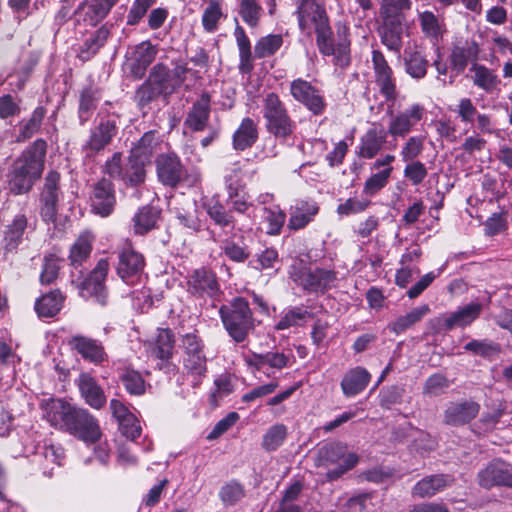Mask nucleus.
Segmentation results:
<instances>
[{
    "label": "nucleus",
    "mask_w": 512,
    "mask_h": 512,
    "mask_svg": "<svg viewBox=\"0 0 512 512\" xmlns=\"http://www.w3.org/2000/svg\"><path fill=\"white\" fill-rule=\"evenodd\" d=\"M205 210L215 225L222 229H234L235 222L231 212L226 210L218 200H210L205 203Z\"/></svg>",
    "instance_id": "a19ab883"
},
{
    "label": "nucleus",
    "mask_w": 512,
    "mask_h": 512,
    "mask_svg": "<svg viewBox=\"0 0 512 512\" xmlns=\"http://www.w3.org/2000/svg\"><path fill=\"white\" fill-rule=\"evenodd\" d=\"M294 13L297 16L299 29L308 34L314 30L319 51L329 52L325 44L329 18L322 0H297Z\"/></svg>",
    "instance_id": "7ed1b4c3"
},
{
    "label": "nucleus",
    "mask_w": 512,
    "mask_h": 512,
    "mask_svg": "<svg viewBox=\"0 0 512 512\" xmlns=\"http://www.w3.org/2000/svg\"><path fill=\"white\" fill-rule=\"evenodd\" d=\"M115 204L116 198L112 182L105 178L99 180L94 186L91 197L93 211L102 217H106L112 213Z\"/></svg>",
    "instance_id": "6ab92c4d"
},
{
    "label": "nucleus",
    "mask_w": 512,
    "mask_h": 512,
    "mask_svg": "<svg viewBox=\"0 0 512 512\" xmlns=\"http://www.w3.org/2000/svg\"><path fill=\"white\" fill-rule=\"evenodd\" d=\"M411 6L410 0H382L379 13L385 25H404Z\"/></svg>",
    "instance_id": "bb28decb"
},
{
    "label": "nucleus",
    "mask_w": 512,
    "mask_h": 512,
    "mask_svg": "<svg viewBox=\"0 0 512 512\" xmlns=\"http://www.w3.org/2000/svg\"><path fill=\"white\" fill-rule=\"evenodd\" d=\"M312 317V313L309 312L306 308L293 307L283 312L280 320L275 325V329L280 331L293 326H298Z\"/></svg>",
    "instance_id": "3c124183"
},
{
    "label": "nucleus",
    "mask_w": 512,
    "mask_h": 512,
    "mask_svg": "<svg viewBox=\"0 0 512 512\" xmlns=\"http://www.w3.org/2000/svg\"><path fill=\"white\" fill-rule=\"evenodd\" d=\"M100 99V91L97 88L88 87L81 92L78 109L81 125H84L90 119Z\"/></svg>",
    "instance_id": "37998d69"
},
{
    "label": "nucleus",
    "mask_w": 512,
    "mask_h": 512,
    "mask_svg": "<svg viewBox=\"0 0 512 512\" xmlns=\"http://www.w3.org/2000/svg\"><path fill=\"white\" fill-rule=\"evenodd\" d=\"M424 150V137L423 136H411L403 144L400 155L402 161L410 162L422 154Z\"/></svg>",
    "instance_id": "e2e57ef3"
},
{
    "label": "nucleus",
    "mask_w": 512,
    "mask_h": 512,
    "mask_svg": "<svg viewBox=\"0 0 512 512\" xmlns=\"http://www.w3.org/2000/svg\"><path fill=\"white\" fill-rule=\"evenodd\" d=\"M223 18L224 13L221 2L219 0H210L202 15V25L204 30L208 33L215 32Z\"/></svg>",
    "instance_id": "8fccbe9b"
},
{
    "label": "nucleus",
    "mask_w": 512,
    "mask_h": 512,
    "mask_svg": "<svg viewBox=\"0 0 512 512\" xmlns=\"http://www.w3.org/2000/svg\"><path fill=\"white\" fill-rule=\"evenodd\" d=\"M118 127L114 120L101 119V121L91 128L89 137L83 145V151L87 156H92L108 146L112 139L117 135Z\"/></svg>",
    "instance_id": "4468645a"
},
{
    "label": "nucleus",
    "mask_w": 512,
    "mask_h": 512,
    "mask_svg": "<svg viewBox=\"0 0 512 512\" xmlns=\"http://www.w3.org/2000/svg\"><path fill=\"white\" fill-rule=\"evenodd\" d=\"M425 115V108L414 103L403 111L391 116L388 123V133L393 138H405Z\"/></svg>",
    "instance_id": "9b49d317"
},
{
    "label": "nucleus",
    "mask_w": 512,
    "mask_h": 512,
    "mask_svg": "<svg viewBox=\"0 0 512 512\" xmlns=\"http://www.w3.org/2000/svg\"><path fill=\"white\" fill-rule=\"evenodd\" d=\"M370 372L362 367L356 366L348 369L340 383L343 395L352 398L362 393L371 381Z\"/></svg>",
    "instance_id": "4be33fe9"
},
{
    "label": "nucleus",
    "mask_w": 512,
    "mask_h": 512,
    "mask_svg": "<svg viewBox=\"0 0 512 512\" xmlns=\"http://www.w3.org/2000/svg\"><path fill=\"white\" fill-rule=\"evenodd\" d=\"M238 13L248 26L254 28L258 26L262 8L257 0H239Z\"/></svg>",
    "instance_id": "4d7b16f0"
},
{
    "label": "nucleus",
    "mask_w": 512,
    "mask_h": 512,
    "mask_svg": "<svg viewBox=\"0 0 512 512\" xmlns=\"http://www.w3.org/2000/svg\"><path fill=\"white\" fill-rule=\"evenodd\" d=\"M36 229V221H29L24 210L15 214L3 228L1 248L4 254L16 252L18 247L28 239V235Z\"/></svg>",
    "instance_id": "0eeeda50"
},
{
    "label": "nucleus",
    "mask_w": 512,
    "mask_h": 512,
    "mask_svg": "<svg viewBox=\"0 0 512 512\" xmlns=\"http://www.w3.org/2000/svg\"><path fill=\"white\" fill-rule=\"evenodd\" d=\"M290 93L292 97L306 106L314 114L323 112L325 104L319 91L306 80L295 79L290 84Z\"/></svg>",
    "instance_id": "a211bd4d"
},
{
    "label": "nucleus",
    "mask_w": 512,
    "mask_h": 512,
    "mask_svg": "<svg viewBox=\"0 0 512 512\" xmlns=\"http://www.w3.org/2000/svg\"><path fill=\"white\" fill-rule=\"evenodd\" d=\"M211 113V97L204 92L192 104L184 120V126L191 131L201 132L208 127Z\"/></svg>",
    "instance_id": "412c9836"
},
{
    "label": "nucleus",
    "mask_w": 512,
    "mask_h": 512,
    "mask_svg": "<svg viewBox=\"0 0 512 512\" xmlns=\"http://www.w3.org/2000/svg\"><path fill=\"white\" fill-rule=\"evenodd\" d=\"M482 310V306L479 303H470L457 311L446 314L442 317L443 326L447 330H451L455 327H465L470 325L475 319L478 318Z\"/></svg>",
    "instance_id": "c85d7f7f"
},
{
    "label": "nucleus",
    "mask_w": 512,
    "mask_h": 512,
    "mask_svg": "<svg viewBox=\"0 0 512 512\" xmlns=\"http://www.w3.org/2000/svg\"><path fill=\"white\" fill-rule=\"evenodd\" d=\"M372 63L376 82L380 86L381 93L385 96L386 99H393L396 89L394 80L392 78L393 72L381 51H372Z\"/></svg>",
    "instance_id": "5701e85b"
},
{
    "label": "nucleus",
    "mask_w": 512,
    "mask_h": 512,
    "mask_svg": "<svg viewBox=\"0 0 512 512\" xmlns=\"http://www.w3.org/2000/svg\"><path fill=\"white\" fill-rule=\"evenodd\" d=\"M43 409L51 426L68 432L80 408L61 399H51L44 404Z\"/></svg>",
    "instance_id": "ddd939ff"
},
{
    "label": "nucleus",
    "mask_w": 512,
    "mask_h": 512,
    "mask_svg": "<svg viewBox=\"0 0 512 512\" xmlns=\"http://www.w3.org/2000/svg\"><path fill=\"white\" fill-rule=\"evenodd\" d=\"M68 432L87 444L98 442L102 436L98 420L83 408L75 415Z\"/></svg>",
    "instance_id": "f3484780"
},
{
    "label": "nucleus",
    "mask_w": 512,
    "mask_h": 512,
    "mask_svg": "<svg viewBox=\"0 0 512 512\" xmlns=\"http://www.w3.org/2000/svg\"><path fill=\"white\" fill-rule=\"evenodd\" d=\"M188 291L196 296H214L218 283L214 273L206 269L195 270L188 279Z\"/></svg>",
    "instance_id": "393cba45"
},
{
    "label": "nucleus",
    "mask_w": 512,
    "mask_h": 512,
    "mask_svg": "<svg viewBox=\"0 0 512 512\" xmlns=\"http://www.w3.org/2000/svg\"><path fill=\"white\" fill-rule=\"evenodd\" d=\"M283 45L281 34H268L260 37L254 46V55L258 59L273 56Z\"/></svg>",
    "instance_id": "09e8293b"
},
{
    "label": "nucleus",
    "mask_w": 512,
    "mask_h": 512,
    "mask_svg": "<svg viewBox=\"0 0 512 512\" xmlns=\"http://www.w3.org/2000/svg\"><path fill=\"white\" fill-rule=\"evenodd\" d=\"M258 139V128L256 122L244 118L232 137V145L235 150L244 151L254 145Z\"/></svg>",
    "instance_id": "473e14b6"
},
{
    "label": "nucleus",
    "mask_w": 512,
    "mask_h": 512,
    "mask_svg": "<svg viewBox=\"0 0 512 512\" xmlns=\"http://www.w3.org/2000/svg\"><path fill=\"white\" fill-rule=\"evenodd\" d=\"M147 80L165 97L171 95L176 88L170 70L163 64L155 65Z\"/></svg>",
    "instance_id": "c9c22d12"
},
{
    "label": "nucleus",
    "mask_w": 512,
    "mask_h": 512,
    "mask_svg": "<svg viewBox=\"0 0 512 512\" xmlns=\"http://www.w3.org/2000/svg\"><path fill=\"white\" fill-rule=\"evenodd\" d=\"M319 208L315 202L300 201L290 208L288 228L300 230L306 227L317 215Z\"/></svg>",
    "instance_id": "7c9ffc66"
},
{
    "label": "nucleus",
    "mask_w": 512,
    "mask_h": 512,
    "mask_svg": "<svg viewBox=\"0 0 512 512\" xmlns=\"http://www.w3.org/2000/svg\"><path fill=\"white\" fill-rule=\"evenodd\" d=\"M386 142V133L383 128L373 126L360 138L358 155L361 158L372 159L383 148Z\"/></svg>",
    "instance_id": "cd10ccee"
},
{
    "label": "nucleus",
    "mask_w": 512,
    "mask_h": 512,
    "mask_svg": "<svg viewBox=\"0 0 512 512\" xmlns=\"http://www.w3.org/2000/svg\"><path fill=\"white\" fill-rule=\"evenodd\" d=\"M219 314L226 332L236 343L244 342L254 328L252 312L244 298H235L221 306Z\"/></svg>",
    "instance_id": "20e7f679"
},
{
    "label": "nucleus",
    "mask_w": 512,
    "mask_h": 512,
    "mask_svg": "<svg viewBox=\"0 0 512 512\" xmlns=\"http://www.w3.org/2000/svg\"><path fill=\"white\" fill-rule=\"evenodd\" d=\"M286 221V214L279 206L264 208L263 222L266 224V233L269 235H279Z\"/></svg>",
    "instance_id": "603ef678"
},
{
    "label": "nucleus",
    "mask_w": 512,
    "mask_h": 512,
    "mask_svg": "<svg viewBox=\"0 0 512 512\" xmlns=\"http://www.w3.org/2000/svg\"><path fill=\"white\" fill-rule=\"evenodd\" d=\"M121 380L130 394L141 395L145 392V381L138 371L126 369L121 374Z\"/></svg>",
    "instance_id": "0e129e2a"
},
{
    "label": "nucleus",
    "mask_w": 512,
    "mask_h": 512,
    "mask_svg": "<svg viewBox=\"0 0 512 512\" xmlns=\"http://www.w3.org/2000/svg\"><path fill=\"white\" fill-rule=\"evenodd\" d=\"M422 33L432 40L442 37L444 31L443 21L432 11H423L418 15Z\"/></svg>",
    "instance_id": "a18cd8bd"
},
{
    "label": "nucleus",
    "mask_w": 512,
    "mask_h": 512,
    "mask_svg": "<svg viewBox=\"0 0 512 512\" xmlns=\"http://www.w3.org/2000/svg\"><path fill=\"white\" fill-rule=\"evenodd\" d=\"M110 36V30L106 25L97 29L89 38L83 43L80 55L83 59H89L95 55L101 47H103Z\"/></svg>",
    "instance_id": "de8ad7c7"
},
{
    "label": "nucleus",
    "mask_w": 512,
    "mask_h": 512,
    "mask_svg": "<svg viewBox=\"0 0 512 512\" xmlns=\"http://www.w3.org/2000/svg\"><path fill=\"white\" fill-rule=\"evenodd\" d=\"M403 25H385L383 23L381 42L390 51L399 52L402 47Z\"/></svg>",
    "instance_id": "6e6d98bb"
},
{
    "label": "nucleus",
    "mask_w": 512,
    "mask_h": 512,
    "mask_svg": "<svg viewBox=\"0 0 512 512\" xmlns=\"http://www.w3.org/2000/svg\"><path fill=\"white\" fill-rule=\"evenodd\" d=\"M471 71L474 73L472 76L473 83L478 88L487 93H491L498 87L500 80L497 75L486 66L474 64Z\"/></svg>",
    "instance_id": "c03bdc74"
},
{
    "label": "nucleus",
    "mask_w": 512,
    "mask_h": 512,
    "mask_svg": "<svg viewBox=\"0 0 512 512\" xmlns=\"http://www.w3.org/2000/svg\"><path fill=\"white\" fill-rule=\"evenodd\" d=\"M294 356L277 350L266 353H253L245 357V363L251 369L263 372L271 376L276 371H280L292 365Z\"/></svg>",
    "instance_id": "9d476101"
},
{
    "label": "nucleus",
    "mask_w": 512,
    "mask_h": 512,
    "mask_svg": "<svg viewBox=\"0 0 512 512\" xmlns=\"http://www.w3.org/2000/svg\"><path fill=\"white\" fill-rule=\"evenodd\" d=\"M116 3L115 0H81L74 11L76 21L96 26L108 16Z\"/></svg>",
    "instance_id": "dca6fc26"
},
{
    "label": "nucleus",
    "mask_w": 512,
    "mask_h": 512,
    "mask_svg": "<svg viewBox=\"0 0 512 512\" xmlns=\"http://www.w3.org/2000/svg\"><path fill=\"white\" fill-rule=\"evenodd\" d=\"M479 410L480 405L472 400L451 402L444 411L443 421L450 426H462L473 420Z\"/></svg>",
    "instance_id": "aec40b11"
},
{
    "label": "nucleus",
    "mask_w": 512,
    "mask_h": 512,
    "mask_svg": "<svg viewBox=\"0 0 512 512\" xmlns=\"http://www.w3.org/2000/svg\"><path fill=\"white\" fill-rule=\"evenodd\" d=\"M337 42L332 41V31L328 23V35L325 44L328 46L329 52L320 51L325 56H333V63L340 67L346 68L351 63V41L349 38V26L344 22L336 23Z\"/></svg>",
    "instance_id": "1a4fd4ad"
},
{
    "label": "nucleus",
    "mask_w": 512,
    "mask_h": 512,
    "mask_svg": "<svg viewBox=\"0 0 512 512\" xmlns=\"http://www.w3.org/2000/svg\"><path fill=\"white\" fill-rule=\"evenodd\" d=\"M429 311V306L427 304H423L412 309L405 315L399 316L395 321L388 325V328L395 334H401L419 322L426 314L429 313Z\"/></svg>",
    "instance_id": "ea45409f"
},
{
    "label": "nucleus",
    "mask_w": 512,
    "mask_h": 512,
    "mask_svg": "<svg viewBox=\"0 0 512 512\" xmlns=\"http://www.w3.org/2000/svg\"><path fill=\"white\" fill-rule=\"evenodd\" d=\"M45 114L46 110L44 107L38 106L33 110L28 119H23L18 125L19 133L17 135V141L23 142L35 135L42 125Z\"/></svg>",
    "instance_id": "58836bf2"
},
{
    "label": "nucleus",
    "mask_w": 512,
    "mask_h": 512,
    "mask_svg": "<svg viewBox=\"0 0 512 512\" xmlns=\"http://www.w3.org/2000/svg\"><path fill=\"white\" fill-rule=\"evenodd\" d=\"M406 73L413 79H423L428 70V60L421 51L406 50L404 56Z\"/></svg>",
    "instance_id": "e433bc0d"
},
{
    "label": "nucleus",
    "mask_w": 512,
    "mask_h": 512,
    "mask_svg": "<svg viewBox=\"0 0 512 512\" xmlns=\"http://www.w3.org/2000/svg\"><path fill=\"white\" fill-rule=\"evenodd\" d=\"M449 481L448 476L432 475L417 482L413 488V493L421 498L432 497L447 487Z\"/></svg>",
    "instance_id": "4c0bfd02"
},
{
    "label": "nucleus",
    "mask_w": 512,
    "mask_h": 512,
    "mask_svg": "<svg viewBox=\"0 0 512 512\" xmlns=\"http://www.w3.org/2000/svg\"><path fill=\"white\" fill-rule=\"evenodd\" d=\"M93 236L89 232L79 235L77 240L70 248L69 260L73 269L78 272V276L72 273V283H76L79 293L83 298H92L101 306L107 303V291L105 279L109 271V262L107 259H100L95 268L82 279L83 264L88 260L92 251Z\"/></svg>",
    "instance_id": "f257e3e1"
},
{
    "label": "nucleus",
    "mask_w": 512,
    "mask_h": 512,
    "mask_svg": "<svg viewBox=\"0 0 512 512\" xmlns=\"http://www.w3.org/2000/svg\"><path fill=\"white\" fill-rule=\"evenodd\" d=\"M478 482L485 489L495 486L512 488V466L506 462L494 460L478 472Z\"/></svg>",
    "instance_id": "2eb2a0df"
},
{
    "label": "nucleus",
    "mask_w": 512,
    "mask_h": 512,
    "mask_svg": "<svg viewBox=\"0 0 512 512\" xmlns=\"http://www.w3.org/2000/svg\"><path fill=\"white\" fill-rule=\"evenodd\" d=\"M393 168L387 167L383 171L371 175L365 182L364 193L374 195L386 186Z\"/></svg>",
    "instance_id": "338daca9"
},
{
    "label": "nucleus",
    "mask_w": 512,
    "mask_h": 512,
    "mask_svg": "<svg viewBox=\"0 0 512 512\" xmlns=\"http://www.w3.org/2000/svg\"><path fill=\"white\" fill-rule=\"evenodd\" d=\"M156 145L157 139L155 133L152 131L146 132L132 147L130 156L134 160L136 159L149 163L155 151Z\"/></svg>",
    "instance_id": "49530a36"
},
{
    "label": "nucleus",
    "mask_w": 512,
    "mask_h": 512,
    "mask_svg": "<svg viewBox=\"0 0 512 512\" xmlns=\"http://www.w3.org/2000/svg\"><path fill=\"white\" fill-rule=\"evenodd\" d=\"M460 118L461 122L473 124L478 114V110L470 98H461L456 107L452 109Z\"/></svg>",
    "instance_id": "774afa93"
},
{
    "label": "nucleus",
    "mask_w": 512,
    "mask_h": 512,
    "mask_svg": "<svg viewBox=\"0 0 512 512\" xmlns=\"http://www.w3.org/2000/svg\"><path fill=\"white\" fill-rule=\"evenodd\" d=\"M157 46L150 41H143L136 46L134 57L137 73L142 75L146 68L154 61L157 55Z\"/></svg>",
    "instance_id": "864d4df0"
},
{
    "label": "nucleus",
    "mask_w": 512,
    "mask_h": 512,
    "mask_svg": "<svg viewBox=\"0 0 512 512\" xmlns=\"http://www.w3.org/2000/svg\"><path fill=\"white\" fill-rule=\"evenodd\" d=\"M117 274L128 285H134L140 279L145 262L143 256L129 244L118 255Z\"/></svg>",
    "instance_id": "f8f14e48"
},
{
    "label": "nucleus",
    "mask_w": 512,
    "mask_h": 512,
    "mask_svg": "<svg viewBox=\"0 0 512 512\" xmlns=\"http://www.w3.org/2000/svg\"><path fill=\"white\" fill-rule=\"evenodd\" d=\"M157 175L164 185L175 187L183 178L184 167L176 155H161L157 159Z\"/></svg>",
    "instance_id": "b1692460"
},
{
    "label": "nucleus",
    "mask_w": 512,
    "mask_h": 512,
    "mask_svg": "<svg viewBox=\"0 0 512 512\" xmlns=\"http://www.w3.org/2000/svg\"><path fill=\"white\" fill-rule=\"evenodd\" d=\"M347 454L346 447L341 443L326 444L318 450L316 464L319 467L338 464L344 462V458Z\"/></svg>",
    "instance_id": "79ce46f5"
},
{
    "label": "nucleus",
    "mask_w": 512,
    "mask_h": 512,
    "mask_svg": "<svg viewBox=\"0 0 512 512\" xmlns=\"http://www.w3.org/2000/svg\"><path fill=\"white\" fill-rule=\"evenodd\" d=\"M157 218L158 214L152 207L141 208L133 218L135 233L141 235L147 233L155 226Z\"/></svg>",
    "instance_id": "5fc2aeb1"
},
{
    "label": "nucleus",
    "mask_w": 512,
    "mask_h": 512,
    "mask_svg": "<svg viewBox=\"0 0 512 512\" xmlns=\"http://www.w3.org/2000/svg\"><path fill=\"white\" fill-rule=\"evenodd\" d=\"M146 162H142L140 160H134L132 157H129V164L125 169L123 181L125 184L134 186L142 183L145 179V165Z\"/></svg>",
    "instance_id": "680f3d73"
},
{
    "label": "nucleus",
    "mask_w": 512,
    "mask_h": 512,
    "mask_svg": "<svg viewBox=\"0 0 512 512\" xmlns=\"http://www.w3.org/2000/svg\"><path fill=\"white\" fill-rule=\"evenodd\" d=\"M79 390L85 402L95 409H100L106 404V396L97 381L88 374L79 377Z\"/></svg>",
    "instance_id": "2f4dec72"
},
{
    "label": "nucleus",
    "mask_w": 512,
    "mask_h": 512,
    "mask_svg": "<svg viewBox=\"0 0 512 512\" xmlns=\"http://www.w3.org/2000/svg\"><path fill=\"white\" fill-rule=\"evenodd\" d=\"M263 118L267 131L276 138L286 139L296 128L285 104L274 92L267 93L263 98Z\"/></svg>",
    "instance_id": "39448f33"
},
{
    "label": "nucleus",
    "mask_w": 512,
    "mask_h": 512,
    "mask_svg": "<svg viewBox=\"0 0 512 512\" xmlns=\"http://www.w3.org/2000/svg\"><path fill=\"white\" fill-rule=\"evenodd\" d=\"M70 344L85 360L91 363L101 364L107 359L101 342L97 340L85 336H74Z\"/></svg>",
    "instance_id": "a878e982"
},
{
    "label": "nucleus",
    "mask_w": 512,
    "mask_h": 512,
    "mask_svg": "<svg viewBox=\"0 0 512 512\" xmlns=\"http://www.w3.org/2000/svg\"><path fill=\"white\" fill-rule=\"evenodd\" d=\"M175 346L174 334L170 329H158L156 338L151 346V356L159 359L163 364L160 369L167 366L173 356Z\"/></svg>",
    "instance_id": "c756f323"
},
{
    "label": "nucleus",
    "mask_w": 512,
    "mask_h": 512,
    "mask_svg": "<svg viewBox=\"0 0 512 512\" xmlns=\"http://www.w3.org/2000/svg\"><path fill=\"white\" fill-rule=\"evenodd\" d=\"M246 165L247 161H236L226 168L224 183L227 195L237 196V193L243 190Z\"/></svg>",
    "instance_id": "f704fd0d"
},
{
    "label": "nucleus",
    "mask_w": 512,
    "mask_h": 512,
    "mask_svg": "<svg viewBox=\"0 0 512 512\" xmlns=\"http://www.w3.org/2000/svg\"><path fill=\"white\" fill-rule=\"evenodd\" d=\"M183 370L193 387L199 386L206 377L207 357L204 343L196 334H186L182 339Z\"/></svg>",
    "instance_id": "423d86ee"
},
{
    "label": "nucleus",
    "mask_w": 512,
    "mask_h": 512,
    "mask_svg": "<svg viewBox=\"0 0 512 512\" xmlns=\"http://www.w3.org/2000/svg\"><path fill=\"white\" fill-rule=\"evenodd\" d=\"M47 143L35 140L15 158L9 168L7 179L13 195L29 193L44 171Z\"/></svg>",
    "instance_id": "f03ea898"
},
{
    "label": "nucleus",
    "mask_w": 512,
    "mask_h": 512,
    "mask_svg": "<svg viewBox=\"0 0 512 512\" xmlns=\"http://www.w3.org/2000/svg\"><path fill=\"white\" fill-rule=\"evenodd\" d=\"M245 496L243 486L236 482L230 481L225 483L219 491V497L225 506H233Z\"/></svg>",
    "instance_id": "bf43d9fd"
},
{
    "label": "nucleus",
    "mask_w": 512,
    "mask_h": 512,
    "mask_svg": "<svg viewBox=\"0 0 512 512\" xmlns=\"http://www.w3.org/2000/svg\"><path fill=\"white\" fill-rule=\"evenodd\" d=\"M61 267V261L55 255H49L44 258L42 272L40 274V282L43 285L53 283L58 277Z\"/></svg>",
    "instance_id": "69168bd1"
},
{
    "label": "nucleus",
    "mask_w": 512,
    "mask_h": 512,
    "mask_svg": "<svg viewBox=\"0 0 512 512\" xmlns=\"http://www.w3.org/2000/svg\"><path fill=\"white\" fill-rule=\"evenodd\" d=\"M215 389L211 394V402L218 405L219 400L228 396L234 391V383L231 375L224 373L214 380Z\"/></svg>",
    "instance_id": "052dcab7"
},
{
    "label": "nucleus",
    "mask_w": 512,
    "mask_h": 512,
    "mask_svg": "<svg viewBox=\"0 0 512 512\" xmlns=\"http://www.w3.org/2000/svg\"><path fill=\"white\" fill-rule=\"evenodd\" d=\"M293 281L308 293L323 294L336 286L337 274L331 269L303 268L291 275Z\"/></svg>",
    "instance_id": "6e6552de"
},
{
    "label": "nucleus",
    "mask_w": 512,
    "mask_h": 512,
    "mask_svg": "<svg viewBox=\"0 0 512 512\" xmlns=\"http://www.w3.org/2000/svg\"><path fill=\"white\" fill-rule=\"evenodd\" d=\"M64 303V296L59 290L44 294L35 302V311L41 318H51L59 313Z\"/></svg>",
    "instance_id": "72a5a7b5"
},
{
    "label": "nucleus",
    "mask_w": 512,
    "mask_h": 512,
    "mask_svg": "<svg viewBox=\"0 0 512 512\" xmlns=\"http://www.w3.org/2000/svg\"><path fill=\"white\" fill-rule=\"evenodd\" d=\"M286 436V426L283 424H275L264 434L262 447L268 452L275 451L283 444Z\"/></svg>",
    "instance_id": "13d9d810"
}]
</instances>
